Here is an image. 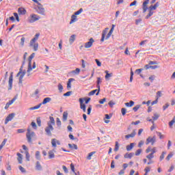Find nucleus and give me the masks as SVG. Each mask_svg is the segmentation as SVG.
<instances>
[{
    "instance_id": "f257e3e1",
    "label": "nucleus",
    "mask_w": 175,
    "mask_h": 175,
    "mask_svg": "<svg viewBox=\"0 0 175 175\" xmlns=\"http://www.w3.org/2000/svg\"><path fill=\"white\" fill-rule=\"evenodd\" d=\"M49 121L47 122V126L45 128V132L48 135V136H51V132L54 131V125H55V120L54 118L52 116L49 117Z\"/></svg>"
},
{
    "instance_id": "f03ea898",
    "label": "nucleus",
    "mask_w": 175,
    "mask_h": 175,
    "mask_svg": "<svg viewBox=\"0 0 175 175\" xmlns=\"http://www.w3.org/2000/svg\"><path fill=\"white\" fill-rule=\"evenodd\" d=\"M115 27H116V25H112V27L111 28L108 33H107V31H109V27L105 28V29L103 31L100 42H105V40H107V39H109L110 36H111V34L113 33Z\"/></svg>"
},
{
    "instance_id": "7ed1b4c3",
    "label": "nucleus",
    "mask_w": 175,
    "mask_h": 175,
    "mask_svg": "<svg viewBox=\"0 0 175 175\" xmlns=\"http://www.w3.org/2000/svg\"><path fill=\"white\" fill-rule=\"evenodd\" d=\"M39 36H40V33H36L34 38H32L29 42V46L32 47L34 51H38V49H39V44L36 42V41L39 39Z\"/></svg>"
},
{
    "instance_id": "20e7f679",
    "label": "nucleus",
    "mask_w": 175,
    "mask_h": 175,
    "mask_svg": "<svg viewBox=\"0 0 175 175\" xmlns=\"http://www.w3.org/2000/svg\"><path fill=\"white\" fill-rule=\"evenodd\" d=\"M35 58V53H33L31 54V55L29 57V64H28V68H27V76H29V72L32 70V69H35L36 68V63L34 62L32 66V59Z\"/></svg>"
},
{
    "instance_id": "39448f33",
    "label": "nucleus",
    "mask_w": 175,
    "mask_h": 175,
    "mask_svg": "<svg viewBox=\"0 0 175 175\" xmlns=\"http://www.w3.org/2000/svg\"><path fill=\"white\" fill-rule=\"evenodd\" d=\"M84 100H85V105H88V103H90V100H91V98H79V103H80V107L81 109L83 110V113H85L86 111V107L84 104Z\"/></svg>"
},
{
    "instance_id": "423d86ee",
    "label": "nucleus",
    "mask_w": 175,
    "mask_h": 175,
    "mask_svg": "<svg viewBox=\"0 0 175 175\" xmlns=\"http://www.w3.org/2000/svg\"><path fill=\"white\" fill-rule=\"evenodd\" d=\"M50 102H51V98L46 97L44 98L42 103H40L38 105H36L35 107H30L29 110H38V109L40 108V106H42V105H46V103H49Z\"/></svg>"
},
{
    "instance_id": "0eeeda50",
    "label": "nucleus",
    "mask_w": 175,
    "mask_h": 175,
    "mask_svg": "<svg viewBox=\"0 0 175 175\" xmlns=\"http://www.w3.org/2000/svg\"><path fill=\"white\" fill-rule=\"evenodd\" d=\"M25 70L23 71V66L20 68L19 72L16 75V77H19V83L20 84H23V79H24V76H25Z\"/></svg>"
},
{
    "instance_id": "6e6552de",
    "label": "nucleus",
    "mask_w": 175,
    "mask_h": 175,
    "mask_svg": "<svg viewBox=\"0 0 175 175\" xmlns=\"http://www.w3.org/2000/svg\"><path fill=\"white\" fill-rule=\"evenodd\" d=\"M33 136H35V132L31 131V129L28 128L26 137L29 143H32V137H33Z\"/></svg>"
},
{
    "instance_id": "1a4fd4ad",
    "label": "nucleus",
    "mask_w": 175,
    "mask_h": 175,
    "mask_svg": "<svg viewBox=\"0 0 175 175\" xmlns=\"http://www.w3.org/2000/svg\"><path fill=\"white\" fill-rule=\"evenodd\" d=\"M40 18V16L36 15L35 14H32L27 18V21L30 23H35V21H38Z\"/></svg>"
},
{
    "instance_id": "9d476101",
    "label": "nucleus",
    "mask_w": 175,
    "mask_h": 175,
    "mask_svg": "<svg viewBox=\"0 0 175 175\" xmlns=\"http://www.w3.org/2000/svg\"><path fill=\"white\" fill-rule=\"evenodd\" d=\"M157 141V138H155V136L153 137H148L146 139V145H148L150 143H151L152 146H154L155 144V142Z\"/></svg>"
},
{
    "instance_id": "9b49d317",
    "label": "nucleus",
    "mask_w": 175,
    "mask_h": 175,
    "mask_svg": "<svg viewBox=\"0 0 175 175\" xmlns=\"http://www.w3.org/2000/svg\"><path fill=\"white\" fill-rule=\"evenodd\" d=\"M38 5V10L37 12L39 14H42V16H44V8H43V5L40 3H37Z\"/></svg>"
},
{
    "instance_id": "f8f14e48",
    "label": "nucleus",
    "mask_w": 175,
    "mask_h": 175,
    "mask_svg": "<svg viewBox=\"0 0 175 175\" xmlns=\"http://www.w3.org/2000/svg\"><path fill=\"white\" fill-rule=\"evenodd\" d=\"M13 88V72H11L8 81V90L10 91Z\"/></svg>"
},
{
    "instance_id": "ddd939ff",
    "label": "nucleus",
    "mask_w": 175,
    "mask_h": 175,
    "mask_svg": "<svg viewBox=\"0 0 175 175\" xmlns=\"http://www.w3.org/2000/svg\"><path fill=\"white\" fill-rule=\"evenodd\" d=\"M95 42L94 38H90L89 42L85 43V49H91L92 47V44Z\"/></svg>"
},
{
    "instance_id": "4468645a",
    "label": "nucleus",
    "mask_w": 175,
    "mask_h": 175,
    "mask_svg": "<svg viewBox=\"0 0 175 175\" xmlns=\"http://www.w3.org/2000/svg\"><path fill=\"white\" fill-rule=\"evenodd\" d=\"M100 83H102V79L100 77L97 78V88H98V92L96 93V95L98 96L99 95V92H100Z\"/></svg>"
},
{
    "instance_id": "2eb2a0df",
    "label": "nucleus",
    "mask_w": 175,
    "mask_h": 175,
    "mask_svg": "<svg viewBox=\"0 0 175 175\" xmlns=\"http://www.w3.org/2000/svg\"><path fill=\"white\" fill-rule=\"evenodd\" d=\"M16 98L14 97L11 100H10L8 103H7L5 106V109L8 110V109H9L10 105H13V103H14V102H16Z\"/></svg>"
},
{
    "instance_id": "dca6fc26",
    "label": "nucleus",
    "mask_w": 175,
    "mask_h": 175,
    "mask_svg": "<svg viewBox=\"0 0 175 175\" xmlns=\"http://www.w3.org/2000/svg\"><path fill=\"white\" fill-rule=\"evenodd\" d=\"M18 13L19 16H24V14H27V10H25L24 8H19L18 9Z\"/></svg>"
},
{
    "instance_id": "f3484780",
    "label": "nucleus",
    "mask_w": 175,
    "mask_h": 175,
    "mask_svg": "<svg viewBox=\"0 0 175 175\" xmlns=\"http://www.w3.org/2000/svg\"><path fill=\"white\" fill-rule=\"evenodd\" d=\"M14 113H10V115H8V116L5 118V124H8V122H9V121H12L13 120V118H14Z\"/></svg>"
},
{
    "instance_id": "a211bd4d",
    "label": "nucleus",
    "mask_w": 175,
    "mask_h": 175,
    "mask_svg": "<svg viewBox=\"0 0 175 175\" xmlns=\"http://www.w3.org/2000/svg\"><path fill=\"white\" fill-rule=\"evenodd\" d=\"M150 2V0H146L144 3H143V12L144 13H146L147 12V9H148V8L147 7V5H148Z\"/></svg>"
},
{
    "instance_id": "6ab92c4d",
    "label": "nucleus",
    "mask_w": 175,
    "mask_h": 175,
    "mask_svg": "<svg viewBox=\"0 0 175 175\" xmlns=\"http://www.w3.org/2000/svg\"><path fill=\"white\" fill-rule=\"evenodd\" d=\"M136 136V130H133L131 134L125 135V139H131Z\"/></svg>"
},
{
    "instance_id": "aec40b11",
    "label": "nucleus",
    "mask_w": 175,
    "mask_h": 175,
    "mask_svg": "<svg viewBox=\"0 0 175 175\" xmlns=\"http://www.w3.org/2000/svg\"><path fill=\"white\" fill-rule=\"evenodd\" d=\"M51 144L53 147H57V144H58V146H59L61 144V142H59V141L57 140V139H52Z\"/></svg>"
},
{
    "instance_id": "412c9836",
    "label": "nucleus",
    "mask_w": 175,
    "mask_h": 175,
    "mask_svg": "<svg viewBox=\"0 0 175 175\" xmlns=\"http://www.w3.org/2000/svg\"><path fill=\"white\" fill-rule=\"evenodd\" d=\"M159 7V2H157L154 5H150L149 7V10H157V8Z\"/></svg>"
},
{
    "instance_id": "4be33fe9",
    "label": "nucleus",
    "mask_w": 175,
    "mask_h": 175,
    "mask_svg": "<svg viewBox=\"0 0 175 175\" xmlns=\"http://www.w3.org/2000/svg\"><path fill=\"white\" fill-rule=\"evenodd\" d=\"M76 21H77V16L74 14L71 16L70 24H73V23H76Z\"/></svg>"
},
{
    "instance_id": "5701e85b",
    "label": "nucleus",
    "mask_w": 175,
    "mask_h": 175,
    "mask_svg": "<svg viewBox=\"0 0 175 175\" xmlns=\"http://www.w3.org/2000/svg\"><path fill=\"white\" fill-rule=\"evenodd\" d=\"M16 155L18 157L17 160L18 163H23V154H21V153H17Z\"/></svg>"
},
{
    "instance_id": "b1692460",
    "label": "nucleus",
    "mask_w": 175,
    "mask_h": 175,
    "mask_svg": "<svg viewBox=\"0 0 175 175\" xmlns=\"http://www.w3.org/2000/svg\"><path fill=\"white\" fill-rule=\"evenodd\" d=\"M48 155H49V159H53L55 158V154H54V152H53L51 150H50L48 152Z\"/></svg>"
},
{
    "instance_id": "393cba45",
    "label": "nucleus",
    "mask_w": 175,
    "mask_h": 175,
    "mask_svg": "<svg viewBox=\"0 0 175 175\" xmlns=\"http://www.w3.org/2000/svg\"><path fill=\"white\" fill-rule=\"evenodd\" d=\"M72 81H75V79L70 78L68 79V81L67 83V88H72Z\"/></svg>"
},
{
    "instance_id": "a878e982",
    "label": "nucleus",
    "mask_w": 175,
    "mask_h": 175,
    "mask_svg": "<svg viewBox=\"0 0 175 175\" xmlns=\"http://www.w3.org/2000/svg\"><path fill=\"white\" fill-rule=\"evenodd\" d=\"M94 154H96V152L94 151L90 152L87 157L88 161H91V159H92V155H94Z\"/></svg>"
},
{
    "instance_id": "bb28decb",
    "label": "nucleus",
    "mask_w": 175,
    "mask_h": 175,
    "mask_svg": "<svg viewBox=\"0 0 175 175\" xmlns=\"http://www.w3.org/2000/svg\"><path fill=\"white\" fill-rule=\"evenodd\" d=\"M75 40H76V35L73 34L70 37V39H69V42L70 44H72Z\"/></svg>"
},
{
    "instance_id": "cd10ccee",
    "label": "nucleus",
    "mask_w": 175,
    "mask_h": 175,
    "mask_svg": "<svg viewBox=\"0 0 175 175\" xmlns=\"http://www.w3.org/2000/svg\"><path fill=\"white\" fill-rule=\"evenodd\" d=\"M134 154L133 153H126L124 154V158L126 159H131L132 158V157H133Z\"/></svg>"
},
{
    "instance_id": "c85d7f7f",
    "label": "nucleus",
    "mask_w": 175,
    "mask_h": 175,
    "mask_svg": "<svg viewBox=\"0 0 175 175\" xmlns=\"http://www.w3.org/2000/svg\"><path fill=\"white\" fill-rule=\"evenodd\" d=\"M135 144L131 143L130 145L126 146V148L127 151H131L133 148Z\"/></svg>"
},
{
    "instance_id": "c756f323",
    "label": "nucleus",
    "mask_w": 175,
    "mask_h": 175,
    "mask_svg": "<svg viewBox=\"0 0 175 175\" xmlns=\"http://www.w3.org/2000/svg\"><path fill=\"white\" fill-rule=\"evenodd\" d=\"M135 105V102L133 100H131L129 103H125V106L126 107H132Z\"/></svg>"
},
{
    "instance_id": "7c9ffc66",
    "label": "nucleus",
    "mask_w": 175,
    "mask_h": 175,
    "mask_svg": "<svg viewBox=\"0 0 175 175\" xmlns=\"http://www.w3.org/2000/svg\"><path fill=\"white\" fill-rule=\"evenodd\" d=\"M68 147L70 148H71V150H77V145H76V144H68Z\"/></svg>"
},
{
    "instance_id": "2f4dec72",
    "label": "nucleus",
    "mask_w": 175,
    "mask_h": 175,
    "mask_svg": "<svg viewBox=\"0 0 175 175\" xmlns=\"http://www.w3.org/2000/svg\"><path fill=\"white\" fill-rule=\"evenodd\" d=\"M36 170H42V165H40V162H36Z\"/></svg>"
},
{
    "instance_id": "473e14b6",
    "label": "nucleus",
    "mask_w": 175,
    "mask_h": 175,
    "mask_svg": "<svg viewBox=\"0 0 175 175\" xmlns=\"http://www.w3.org/2000/svg\"><path fill=\"white\" fill-rule=\"evenodd\" d=\"M98 92V89H96L94 90H92L90 92L88 93L89 96H92V95H95Z\"/></svg>"
},
{
    "instance_id": "72a5a7b5",
    "label": "nucleus",
    "mask_w": 175,
    "mask_h": 175,
    "mask_svg": "<svg viewBox=\"0 0 175 175\" xmlns=\"http://www.w3.org/2000/svg\"><path fill=\"white\" fill-rule=\"evenodd\" d=\"M36 158L38 161H40L41 156H40V151H36Z\"/></svg>"
},
{
    "instance_id": "f704fd0d",
    "label": "nucleus",
    "mask_w": 175,
    "mask_h": 175,
    "mask_svg": "<svg viewBox=\"0 0 175 175\" xmlns=\"http://www.w3.org/2000/svg\"><path fill=\"white\" fill-rule=\"evenodd\" d=\"M152 120L153 121H157V120H158V118H159V114L158 113H154V116H152Z\"/></svg>"
},
{
    "instance_id": "c9c22d12",
    "label": "nucleus",
    "mask_w": 175,
    "mask_h": 175,
    "mask_svg": "<svg viewBox=\"0 0 175 175\" xmlns=\"http://www.w3.org/2000/svg\"><path fill=\"white\" fill-rule=\"evenodd\" d=\"M165 155H166V152H162L159 157L160 161H163V159H165Z\"/></svg>"
},
{
    "instance_id": "e433bc0d",
    "label": "nucleus",
    "mask_w": 175,
    "mask_h": 175,
    "mask_svg": "<svg viewBox=\"0 0 175 175\" xmlns=\"http://www.w3.org/2000/svg\"><path fill=\"white\" fill-rule=\"evenodd\" d=\"M152 14H154V12H152V10H149V13L146 16V20H148V18L151 17V16H152Z\"/></svg>"
},
{
    "instance_id": "4c0bfd02",
    "label": "nucleus",
    "mask_w": 175,
    "mask_h": 175,
    "mask_svg": "<svg viewBox=\"0 0 175 175\" xmlns=\"http://www.w3.org/2000/svg\"><path fill=\"white\" fill-rule=\"evenodd\" d=\"M174 122H175V116L173 118V119L172 120V121H170L169 122V125L170 127L172 128L173 126V125H174Z\"/></svg>"
},
{
    "instance_id": "58836bf2",
    "label": "nucleus",
    "mask_w": 175,
    "mask_h": 175,
    "mask_svg": "<svg viewBox=\"0 0 175 175\" xmlns=\"http://www.w3.org/2000/svg\"><path fill=\"white\" fill-rule=\"evenodd\" d=\"M68 120V112L63 113V121H66Z\"/></svg>"
},
{
    "instance_id": "ea45409f",
    "label": "nucleus",
    "mask_w": 175,
    "mask_h": 175,
    "mask_svg": "<svg viewBox=\"0 0 175 175\" xmlns=\"http://www.w3.org/2000/svg\"><path fill=\"white\" fill-rule=\"evenodd\" d=\"M162 96V92L161 91H158L157 92V96H156V99H159Z\"/></svg>"
},
{
    "instance_id": "a19ab883",
    "label": "nucleus",
    "mask_w": 175,
    "mask_h": 175,
    "mask_svg": "<svg viewBox=\"0 0 175 175\" xmlns=\"http://www.w3.org/2000/svg\"><path fill=\"white\" fill-rule=\"evenodd\" d=\"M173 155H174V153L170 152L166 157L167 161H170V158L173 157Z\"/></svg>"
},
{
    "instance_id": "79ce46f5",
    "label": "nucleus",
    "mask_w": 175,
    "mask_h": 175,
    "mask_svg": "<svg viewBox=\"0 0 175 175\" xmlns=\"http://www.w3.org/2000/svg\"><path fill=\"white\" fill-rule=\"evenodd\" d=\"M147 159L149 161H151L152 158H154V154L152 153H150L148 155L146 156Z\"/></svg>"
},
{
    "instance_id": "37998d69",
    "label": "nucleus",
    "mask_w": 175,
    "mask_h": 175,
    "mask_svg": "<svg viewBox=\"0 0 175 175\" xmlns=\"http://www.w3.org/2000/svg\"><path fill=\"white\" fill-rule=\"evenodd\" d=\"M142 151L143 150L142 149L137 150L135 152V156L139 157V155H140V154H142Z\"/></svg>"
},
{
    "instance_id": "c03bdc74",
    "label": "nucleus",
    "mask_w": 175,
    "mask_h": 175,
    "mask_svg": "<svg viewBox=\"0 0 175 175\" xmlns=\"http://www.w3.org/2000/svg\"><path fill=\"white\" fill-rule=\"evenodd\" d=\"M72 73H75V75H79L80 68H77L75 70L72 71Z\"/></svg>"
},
{
    "instance_id": "a18cd8bd",
    "label": "nucleus",
    "mask_w": 175,
    "mask_h": 175,
    "mask_svg": "<svg viewBox=\"0 0 175 175\" xmlns=\"http://www.w3.org/2000/svg\"><path fill=\"white\" fill-rule=\"evenodd\" d=\"M25 155H26V159H27V161H29V158H30V155H29V152H28V151H25Z\"/></svg>"
},
{
    "instance_id": "49530a36",
    "label": "nucleus",
    "mask_w": 175,
    "mask_h": 175,
    "mask_svg": "<svg viewBox=\"0 0 175 175\" xmlns=\"http://www.w3.org/2000/svg\"><path fill=\"white\" fill-rule=\"evenodd\" d=\"M83 12V8L79 9L78 11L75 12V16H79V14H81V13Z\"/></svg>"
},
{
    "instance_id": "de8ad7c7",
    "label": "nucleus",
    "mask_w": 175,
    "mask_h": 175,
    "mask_svg": "<svg viewBox=\"0 0 175 175\" xmlns=\"http://www.w3.org/2000/svg\"><path fill=\"white\" fill-rule=\"evenodd\" d=\"M6 142H8V139H4V140L2 142L1 144L0 145L1 149L3 148V146L5 144H6Z\"/></svg>"
},
{
    "instance_id": "09e8293b",
    "label": "nucleus",
    "mask_w": 175,
    "mask_h": 175,
    "mask_svg": "<svg viewBox=\"0 0 175 175\" xmlns=\"http://www.w3.org/2000/svg\"><path fill=\"white\" fill-rule=\"evenodd\" d=\"M144 172L146 174H148L149 172H151V167H146L144 169Z\"/></svg>"
},
{
    "instance_id": "8fccbe9b",
    "label": "nucleus",
    "mask_w": 175,
    "mask_h": 175,
    "mask_svg": "<svg viewBox=\"0 0 175 175\" xmlns=\"http://www.w3.org/2000/svg\"><path fill=\"white\" fill-rule=\"evenodd\" d=\"M120 150V146H118V142H116L114 151H118Z\"/></svg>"
},
{
    "instance_id": "3c124183",
    "label": "nucleus",
    "mask_w": 175,
    "mask_h": 175,
    "mask_svg": "<svg viewBox=\"0 0 175 175\" xmlns=\"http://www.w3.org/2000/svg\"><path fill=\"white\" fill-rule=\"evenodd\" d=\"M24 43H25V38L23 36L21 39V45L24 46Z\"/></svg>"
},
{
    "instance_id": "603ef678",
    "label": "nucleus",
    "mask_w": 175,
    "mask_h": 175,
    "mask_svg": "<svg viewBox=\"0 0 175 175\" xmlns=\"http://www.w3.org/2000/svg\"><path fill=\"white\" fill-rule=\"evenodd\" d=\"M19 170H21V172L22 173H26L27 171L25 170V168H24L23 166L20 165L19 166Z\"/></svg>"
},
{
    "instance_id": "864d4df0",
    "label": "nucleus",
    "mask_w": 175,
    "mask_h": 175,
    "mask_svg": "<svg viewBox=\"0 0 175 175\" xmlns=\"http://www.w3.org/2000/svg\"><path fill=\"white\" fill-rule=\"evenodd\" d=\"M121 113L122 116H125L126 114V109L125 108H122L121 109Z\"/></svg>"
},
{
    "instance_id": "5fc2aeb1",
    "label": "nucleus",
    "mask_w": 175,
    "mask_h": 175,
    "mask_svg": "<svg viewBox=\"0 0 175 175\" xmlns=\"http://www.w3.org/2000/svg\"><path fill=\"white\" fill-rule=\"evenodd\" d=\"M37 124H38V126H41L42 120H40V118H37Z\"/></svg>"
},
{
    "instance_id": "6e6d98bb",
    "label": "nucleus",
    "mask_w": 175,
    "mask_h": 175,
    "mask_svg": "<svg viewBox=\"0 0 175 175\" xmlns=\"http://www.w3.org/2000/svg\"><path fill=\"white\" fill-rule=\"evenodd\" d=\"M157 135H158L159 139H165V135H162L161 133L157 132Z\"/></svg>"
},
{
    "instance_id": "4d7b16f0",
    "label": "nucleus",
    "mask_w": 175,
    "mask_h": 175,
    "mask_svg": "<svg viewBox=\"0 0 175 175\" xmlns=\"http://www.w3.org/2000/svg\"><path fill=\"white\" fill-rule=\"evenodd\" d=\"M6 170H8V171L12 170V167L10 166V162L7 163Z\"/></svg>"
},
{
    "instance_id": "13d9d810",
    "label": "nucleus",
    "mask_w": 175,
    "mask_h": 175,
    "mask_svg": "<svg viewBox=\"0 0 175 175\" xmlns=\"http://www.w3.org/2000/svg\"><path fill=\"white\" fill-rule=\"evenodd\" d=\"M140 109V105H136L133 108V111H137Z\"/></svg>"
},
{
    "instance_id": "bf43d9fd",
    "label": "nucleus",
    "mask_w": 175,
    "mask_h": 175,
    "mask_svg": "<svg viewBox=\"0 0 175 175\" xmlns=\"http://www.w3.org/2000/svg\"><path fill=\"white\" fill-rule=\"evenodd\" d=\"M105 102H106V98H104L103 99H100L99 101H98V103H100V105H103V103H105Z\"/></svg>"
},
{
    "instance_id": "052dcab7",
    "label": "nucleus",
    "mask_w": 175,
    "mask_h": 175,
    "mask_svg": "<svg viewBox=\"0 0 175 175\" xmlns=\"http://www.w3.org/2000/svg\"><path fill=\"white\" fill-rule=\"evenodd\" d=\"M58 90L60 91V92H62V90H64V86L61 83L58 85Z\"/></svg>"
},
{
    "instance_id": "680f3d73",
    "label": "nucleus",
    "mask_w": 175,
    "mask_h": 175,
    "mask_svg": "<svg viewBox=\"0 0 175 175\" xmlns=\"http://www.w3.org/2000/svg\"><path fill=\"white\" fill-rule=\"evenodd\" d=\"M155 152H157V148L154 147L153 148L151 149V153L154 155V154H155Z\"/></svg>"
},
{
    "instance_id": "e2e57ef3",
    "label": "nucleus",
    "mask_w": 175,
    "mask_h": 175,
    "mask_svg": "<svg viewBox=\"0 0 175 175\" xmlns=\"http://www.w3.org/2000/svg\"><path fill=\"white\" fill-rule=\"evenodd\" d=\"M95 62H96L97 66H102V63L98 59H96Z\"/></svg>"
},
{
    "instance_id": "0e129e2a",
    "label": "nucleus",
    "mask_w": 175,
    "mask_h": 175,
    "mask_svg": "<svg viewBox=\"0 0 175 175\" xmlns=\"http://www.w3.org/2000/svg\"><path fill=\"white\" fill-rule=\"evenodd\" d=\"M111 76H113V73L106 74L105 75L106 80H107V79H109V77H111Z\"/></svg>"
},
{
    "instance_id": "69168bd1",
    "label": "nucleus",
    "mask_w": 175,
    "mask_h": 175,
    "mask_svg": "<svg viewBox=\"0 0 175 175\" xmlns=\"http://www.w3.org/2000/svg\"><path fill=\"white\" fill-rule=\"evenodd\" d=\"M72 95V92H67L64 94V96H70Z\"/></svg>"
},
{
    "instance_id": "338daca9",
    "label": "nucleus",
    "mask_w": 175,
    "mask_h": 175,
    "mask_svg": "<svg viewBox=\"0 0 175 175\" xmlns=\"http://www.w3.org/2000/svg\"><path fill=\"white\" fill-rule=\"evenodd\" d=\"M157 62H154V61H150L148 64L151 66V65H157Z\"/></svg>"
},
{
    "instance_id": "774afa93",
    "label": "nucleus",
    "mask_w": 175,
    "mask_h": 175,
    "mask_svg": "<svg viewBox=\"0 0 175 175\" xmlns=\"http://www.w3.org/2000/svg\"><path fill=\"white\" fill-rule=\"evenodd\" d=\"M169 107V104L166 103L165 105L163 106V110L165 111Z\"/></svg>"
}]
</instances>
